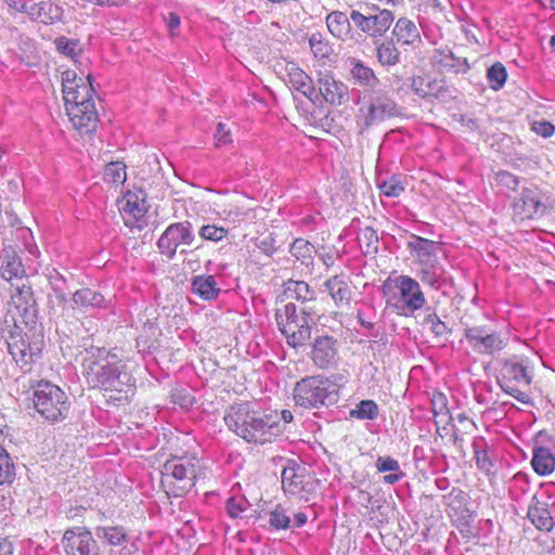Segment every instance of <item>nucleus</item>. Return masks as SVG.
Returning a JSON list of instances; mask_svg holds the SVG:
<instances>
[{"mask_svg":"<svg viewBox=\"0 0 555 555\" xmlns=\"http://www.w3.org/2000/svg\"><path fill=\"white\" fill-rule=\"evenodd\" d=\"M82 374L91 389L112 392L114 400L127 399L135 387V380L127 372L126 363L112 350L91 347L82 359Z\"/></svg>","mask_w":555,"mask_h":555,"instance_id":"obj_1","label":"nucleus"},{"mask_svg":"<svg viewBox=\"0 0 555 555\" xmlns=\"http://www.w3.org/2000/svg\"><path fill=\"white\" fill-rule=\"evenodd\" d=\"M223 420L231 431L248 443L264 444L281 433L276 417L254 409L250 402L231 405Z\"/></svg>","mask_w":555,"mask_h":555,"instance_id":"obj_2","label":"nucleus"},{"mask_svg":"<svg viewBox=\"0 0 555 555\" xmlns=\"http://www.w3.org/2000/svg\"><path fill=\"white\" fill-rule=\"evenodd\" d=\"M312 315V308L298 309L293 302L286 304L282 310L276 311L278 327L288 346L297 349L307 345L315 325Z\"/></svg>","mask_w":555,"mask_h":555,"instance_id":"obj_3","label":"nucleus"},{"mask_svg":"<svg viewBox=\"0 0 555 555\" xmlns=\"http://www.w3.org/2000/svg\"><path fill=\"white\" fill-rule=\"evenodd\" d=\"M393 286L383 285L387 307L400 315L412 314L426 305L425 295L418 281L409 275H399L392 280Z\"/></svg>","mask_w":555,"mask_h":555,"instance_id":"obj_4","label":"nucleus"},{"mask_svg":"<svg viewBox=\"0 0 555 555\" xmlns=\"http://www.w3.org/2000/svg\"><path fill=\"white\" fill-rule=\"evenodd\" d=\"M364 100L356 115V124L361 135L369 132L372 127L400 114V107L387 91H369Z\"/></svg>","mask_w":555,"mask_h":555,"instance_id":"obj_5","label":"nucleus"},{"mask_svg":"<svg viewBox=\"0 0 555 555\" xmlns=\"http://www.w3.org/2000/svg\"><path fill=\"white\" fill-rule=\"evenodd\" d=\"M33 403L36 412L51 423L64 421L70 410L65 391L48 380H40L33 387Z\"/></svg>","mask_w":555,"mask_h":555,"instance_id":"obj_6","label":"nucleus"},{"mask_svg":"<svg viewBox=\"0 0 555 555\" xmlns=\"http://www.w3.org/2000/svg\"><path fill=\"white\" fill-rule=\"evenodd\" d=\"M294 400L296 405L306 409L328 406L338 401V387L325 376H309L296 384Z\"/></svg>","mask_w":555,"mask_h":555,"instance_id":"obj_7","label":"nucleus"},{"mask_svg":"<svg viewBox=\"0 0 555 555\" xmlns=\"http://www.w3.org/2000/svg\"><path fill=\"white\" fill-rule=\"evenodd\" d=\"M531 382L532 374L524 362L514 360L504 362L501 369L499 385L505 393L524 404L532 405L530 396L521 389L522 387H528Z\"/></svg>","mask_w":555,"mask_h":555,"instance_id":"obj_8","label":"nucleus"},{"mask_svg":"<svg viewBox=\"0 0 555 555\" xmlns=\"http://www.w3.org/2000/svg\"><path fill=\"white\" fill-rule=\"evenodd\" d=\"M8 350L16 364L25 372L30 371L31 364L40 357L43 339L36 333L23 334L17 327L11 332L7 341Z\"/></svg>","mask_w":555,"mask_h":555,"instance_id":"obj_9","label":"nucleus"},{"mask_svg":"<svg viewBox=\"0 0 555 555\" xmlns=\"http://www.w3.org/2000/svg\"><path fill=\"white\" fill-rule=\"evenodd\" d=\"M350 17L362 33L371 37H383L395 20L390 10L370 4H362L359 10H352Z\"/></svg>","mask_w":555,"mask_h":555,"instance_id":"obj_10","label":"nucleus"},{"mask_svg":"<svg viewBox=\"0 0 555 555\" xmlns=\"http://www.w3.org/2000/svg\"><path fill=\"white\" fill-rule=\"evenodd\" d=\"M197 464L198 460L196 457L173 456L165 462L162 474L166 479H173L177 488L181 491L179 495H181L195 486Z\"/></svg>","mask_w":555,"mask_h":555,"instance_id":"obj_11","label":"nucleus"},{"mask_svg":"<svg viewBox=\"0 0 555 555\" xmlns=\"http://www.w3.org/2000/svg\"><path fill=\"white\" fill-rule=\"evenodd\" d=\"M62 92L65 108L70 105L82 106L87 101L94 102V89L91 82V75L78 77L75 70L68 69L62 73Z\"/></svg>","mask_w":555,"mask_h":555,"instance_id":"obj_12","label":"nucleus"},{"mask_svg":"<svg viewBox=\"0 0 555 555\" xmlns=\"http://www.w3.org/2000/svg\"><path fill=\"white\" fill-rule=\"evenodd\" d=\"M65 555H101L98 541L86 526L67 528L61 539Z\"/></svg>","mask_w":555,"mask_h":555,"instance_id":"obj_13","label":"nucleus"},{"mask_svg":"<svg viewBox=\"0 0 555 555\" xmlns=\"http://www.w3.org/2000/svg\"><path fill=\"white\" fill-rule=\"evenodd\" d=\"M194 240L193 225L190 221L175 222L162 233L157 248L163 256L172 260L180 245H192Z\"/></svg>","mask_w":555,"mask_h":555,"instance_id":"obj_14","label":"nucleus"},{"mask_svg":"<svg viewBox=\"0 0 555 555\" xmlns=\"http://www.w3.org/2000/svg\"><path fill=\"white\" fill-rule=\"evenodd\" d=\"M464 336L470 349L478 354H493L506 346L501 334L486 325L466 326Z\"/></svg>","mask_w":555,"mask_h":555,"instance_id":"obj_15","label":"nucleus"},{"mask_svg":"<svg viewBox=\"0 0 555 555\" xmlns=\"http://www.w3.org/2000/svg\"><path fill=\"white\" fill-rule=\"evenodd\" d=\"M309 357L314 366L320 370L336 367L339 361L338 340L327 333H317L311 343Z\"/></svg>","mask_w":555,"mask_h":555,"instance_id":"obj_16","label":"nucleus"},{"mask_svg":"<svg viewBox=\"0 0 555 555\" xmlns=\"http://www.w3.org/2000/svg\"><path fill=\"white\" fill-rule=\"evenodd\" d=\"M10 293L11 301L18 310L25 324H34L37 319L38 309L33 287L28 280L11 285Z\"/></svg>","mask_w":555,"mask_h":555,"instance_id":"obj_17","label":"nucleus"},{"mask_svg":"<svg viewBox=\"0 0 555 555\" xmlns=\"http://www.w3.org/2000/svg\"><path fill=\"white\" fill-rule=\"evenodd\" d=\"M410 86L412 91L422 99L434 98L448 103L455 98L456 90L449 87L443 80L415 76L411 79Z\"/></svg>","mask_w":555,"mask_h":555,"instance_id":"obj_18","label":"nucleus"},{"mask_svg":"<svg viewBox=\"0 0 555 555\" xmlns=\"http://www.w3.org/2000/svg\"><path fill=\"white\" fill-rule=\"evenodd\" d=\"M66 114L73 125L81 134L93 133L99 124V113L95 108V102L87 101L85 105H70Z\"/></svg>","mask_w":555,"mask_h":555,"instance_id":"obj_19","label":"nucleus"},{"mask_svg":"<svg viewBox=\"0 0 555 555\" xmlns=\"http://www.w3.org/2000/svg\"><path fill=\"white\" fill-rule=\"evenodd\" d=\"M514 214L520 220L541 217L546 210L541 193L535 189H525L513 204Z\"/></svg>","mask_w":555,"mask_h":555,"instance_id":"obj_20","label":"nucleus"},{"mask_svg":"<svg viewBox=\"0 0 555 555\" xmlns=\"http://www.w3.org/2000/svg\"><path fill=\"white\" fill-rule=\"evenodd\" d=\"M313 482L312 477L306 474L304 467L289 466L285 467L282 472L283 490L291 495L304 496V493H310Z\"/></svg>","mask_w":555,"mask_h":555,"instance_id":"obj_21","label":"nucleus"},{"mask_svg":"<svg viewBox=\"0 0 555 555\" xmlns=\"http://www.w3.org/2000/svg\"><path fill=\"white\" fill-rule=\"evenodd\" d=\"M408 248L416 257L420 266H427L430 262H439L438 253L441 250V244L418 235H412L408 242Z\"/></svg>","mask_w":555,"mask_h":555,"instance_id":"obj_22","label":"nucleus"},{"mask_svg":"<svg viewBox=\"0 0 555 555\" xmlns=\"http://www.w3.org/2000/svg\"><path fill=\"white\" fill-rule=\"evenodd\" d=\"M287 82L289 87L313 101V96H317L315 88L312 79L295 63H288L286 65Z\"/></svg>","mask_w":555,"mask_h":555,"instance_id":"obj_23","label":"nucleus"},{"mask_svg":"<svg viewBox=\"0 0 555 555\" xmlns=\"http://www.w3.org/2000/svg\"><path fill=\"white\" fill-rule=\"evenodd\" d=\"M320 93L332 105H341L348 100V87L330 75L319 79Z\"/></svg>","mask_w":555,"mask_h":555,"instance_id":"obj_24","label":"nucleus"},{"mask_svg":"<svg viewBox=\"0 0 555 555\" xmlns=\"http://www.w3.org/2000/svg\"><path fill=\"white\" fill-rule=\"evenodd\" d=\"M324 287L337 307H344L350 304L352 291L344 273L335 274L326 280Z\"/></svg>","mask_w":555,"mask_h":555,"instance_id":"obj_25","label":"nucleus"},{"mask_svg":"<svg viewBox=\"0 0 555 555\" xmlns=\"http://www.w3.org/2000/svg\"><path fill=\"white\" fill-rule=\"evenodd\" d=\"M527 517L539 530L551 531L554 527V519L548 511V504L540 501L537 495L531 499Z\"/></svg>","mask_w":555,"mask_h":555,"instance_id":"obj_26","label":"nucleus"},{"mask_svg":"<svg viewBox=\"0 0 555 555\" xmlns=\"http://www.w3.org/2000/svg\"><path fill=\"white\" fill-rule=\"evenodd\" d=\"M393 40L401 46H414L422 42L421 33L415 23L400 17L392 29Z\"/></svg>","mask_w":555,"mask_h":555,"instance_id":"obj_27","label":"nucleus"},{"mask_svg":"<svg viewBox=\"0 0 555 555\" xmlns=\"http://www.w3.org/2000/svg\"><path fill=\"white\" fill-rule=\"evenodd\" d=\"M191 291L203 300L211 301L218 298L221 288L214 275H195L192 278Z\"/></svg>","mask_w":555,"mask_h":555,"instance_id":"obj_28","label":"nucleus"},{"mask_svg":"<svg viewBox=\"0 0 555 555\" xmlns=\"http://www.w3.org/2000/svg\"><path fill=\"white\" fill-rule=\"evenodd\" d=\"M350 64V75L354 83L360 87L367 88L370 91L376 90L380 80L376 76L375 72L358 59H351Z\"/></svg>","mask_w":555,"mask_h":555,"instance_id":"obj_29","label":"nucleus"},{"mask_svg":"<svg viewBox=\"0 0 555 555\" xmlns=\"http://www.w3.org/2000/svg\"><path fill=\"white\" fill-rule=\"evenodd\" d=\"M417 276L423 284L428 285L435 291H440L448 281L446 270L440 261L421 266Z\"/></svg>","mask_w":555,"mask_h":555,"instance_id":"obj_30","label":"nucleus"},{"mask_svg":"<svg viewBox=\"0 0 555 555\" xmlns=\"http://www.w3.org/2000/svg\"><path fill=\"white\" fill-rule=\"evenodd\" d=\"M477 468L487 476L493 475L495 459L483 437H475L472 443Z\"/></svg>","mask_w":555,"mask_h":555,"instance_id":"obj_31","label":"nucleus"},{"mask_svg":"<svg viewBox=\"0 0 555 555\" xmlns=\"http://www.w3.org/2000/svg\"><path fill=\"white\" fill-rule=\"evenodd\" d=\"M0 275L10 283V286L27 280L26 269L22 259L15 254L5 256L0 267Z\"/></svg>","mask_w":555,"mask_h":555,"instance_id":"obj_32","label":"nucleus"},{"mask_svg":"<svg viewBox=\"0 0 555 555\" xmlns=\"http://www.w3.org/2000/svg\"><path fill=\"white\" fill-rule=\"evenodd\" d=\"M433 57L435 63L455 74H466L470 69L467 59L456 56L449 48L437 49Z\"/></svg>","mask_w":555,"mask_h":555,"instance_id":"obj_33","label":"nucleus"},{"mask_svg":"<svg viewBox=\"0 0 555 555\" xmlns=\"http://www.w3.org/2000/svg\"><path fill=\"white\" fill-rule=\"evenodd\" d=\"M531 466L540 476L551 475L555 470V454L550 448L535 446L532 450Z\"/></svg>","mask_w":555,"mask_h":555,"instance_id":"obj_34","label":"nucleus"},{"mask_svg":"<svg viewBox=\"0 0 555 555\" xmlns=\"http://www.w3.org/2000/svg\"><path fill=\"white\" fill-rule=\"evenodd\" d=\"M351 17L340 11H334L326 17V25L330 33L341 40L352 38L351 34Z\"/></svg>","mask_w":555,"mask_h":555,"instance_id":"obj_35","label":"nucleus"},{"mask_svg":"<svg viewBox=\"0 0 555 555\" xmlns=\"http://www.w3.org/2000/svg\"><path fill=\"white\" fill-rule=\"evenodd\" d=\"M31 10V20L46 25L59 22L63 16V9L52 1L36 2Z\"/></svg>","mask_w":555,"mask_h":555,"instance_id":"obj_36","label":"nucleus"},{"mask_svg":"<svg viewBox=\"0 0 555 555\" xmlns=\"http://www.w3.org/2000/svg\"><path fill=\"white\" fill-rule=\"evenodd\" d=\"M284 294L286 298L294 299L301 304H308L315 300V292L305 281L289 279L284 283Z\"/></svg>","mask_w":555,"mask_h":555,"instance_id":"obj_37","label":"nucleus"},{"mask_svg":"<svg viewBox=\"0 0 555 555\" xmlns=\"http://www.w3.org/2000/svg\"><path fill=\"white\" fill-rule=\"evenodd\" d=\"M73 305L77 308H105L106 300L104 296L92 288L85 287L73 294Z\"/></svg>","mask_w":555,"mask_h":555,"instance_id":"obj_38","label":"nucleus"},{"mask_svg":"<svg viewBox=\"0 0 555 555\" xmlns=\"http://www.w3.org/2000/svg\"><path fill=\"white\" fill-rule=\"evenodd\" d=\"M49 285L53 292V295H49V304L52 306L57 305L65 308L67 305V282L66 279L56 270H52L49 275Z\"/></svg>","mask_w":555,"mask_h":555,"instance_id":"obj_39","label":"nucleus"},{"mask_svg":"<svg viewBox=\"0 0 555 555\" xmlns=\"http://www.w3.org/2000/svg\"><path fill=\"white\" fill-rule=\"evenodd\" d=\"M95 535L109 546H121L128 541L127 530L122 526H98Z\"/></svg>","mask_w":555,"mask_h":555,"instance_id":"obj_40","label":"nucleus"},{"mask_svg":"<svg viewBox=\"0 0 555 555\" xmlns=\"http://www.w3.org/2000/svg\"><path fill=\"white\" fill-rule=\"evenodd\" d=\"M147 204L145 201V194L143 191L127 192L125 195V204L122 210L134 219H141L147 211Z\"/></svg>","mask_w":555,"mask_h":555,"instance_id":"obj_41","label":"nucleus"},{"mask_svg":"<svg viewBox=\"0 0 555 555\" xmlns=\"http://www.w3.org/2000/svg\"><path fill=\"white\" fill-rule=\"evenodd\" d=\"M289 253L306 268L313 266L314 246L309 241L301 237L296 238L291 245Z\"/></svg>","mask_w":555,"mask_h":555,"instance_id":"obj_42","label":"nucleus"},{"mask_svg":"<svg viewBox=\"0 0 555 555\" xmlns=\"http://www.w3.org/2000/svg\"><path fill=\"white\" fill-rule=\"evenodd\" d=\"M53 43L55 50L60 54L73 60L74 62H77L83 52V48L79 39L60 36L54 39Z\"/></svg>","mask_w":555,"mask_h":555,"instance_id":"obj_43","label":"nucleus"},{"mask_svg":"<svg viewBox=\"0 0 555 555\" xmlns=\"http://www.w3.org/2000/svg\"><path fill=\"white\" fill-rule=\"evenodd\" d=\"M358 242L363 255H374L378 250V236L372 227H365L358 232Z\"/></svg>","mask_w":555,"mask_h":555,"instance_id":"obj_44","label":"nucleus"},{"mask_svg":"<svg viewBox=\"0 0 555 555\" xmlns=\"http://www.w3.org/2000/svg\"><path fill=\"white\" fill-rule=\"evenodd\" d=\"M376 57L383 66H395L400 62V52L393 41H385L377 46Z\"/></svg>","mask_w":555,"mask_h":555,"instance_id":"obj_45","label":"nucleus"},{"mask_svg":"<svg viewBox=\"0 0 555 555\" xmlns=\"http://www.w3.org/2000/svg\"><path fill=\"white\" fill-rule=\"evenodd\" d=\"M379 409L374 400H361L354 409L350 410L349 415L351 418L360 421H373L377 418Z\"/></svg>","mask_w":555,"mask_h":555,"instance_id":"obj_46","label":"nucleus"},{"mask_svg":"<svg viewBox=\"0 0 555 555\" xmlns=\"http://www.w3.org/2000/svg\"><path fill=\"white\" fill-rule=\"evenodd\" d=\"M15 478V465L9 452L0 446V485L13 482Z\"/></svg>","mask_w":555,"mask_h":555,"instance_id":"obj_47","label":"nucleus"},{"mask_svg":"<svg viewBox=\"0 0 555 555\" xmlns=\"http://www.w3.org/2000/svg\"><path fill=\"white\" fill-rule=\"evenodd\" d=\"M104 180L112 184H122L126 181V166L120 162H112L106 165Z\"/></svg>","mask_w":555,"mask_h":555,"instance_id":"obj_48","label":"nucleus"},{"mask_svg":"<svg viewBox=\"0 0 555 555\" xmlns=\"http://www.w3.org/2000/svg\"><path fill=\"white\" fill-rule=\"evenodd\" d=\"M506 78V69L501 63L493 64L487 72V79L490 83V87L495 91L503 88Z\"/></svg>","mask_w":555,"mask_h":555,"instance_id":"obj_49","label":"nucleus"},{"mask_svg":"<svg viewBox=\"0 0 555 555\" xmlns=\"http://www.w3.org/2000/svg\"><path fill=\"white\" fill-rule=\"evenodd\" d=\"M309 44L315 57L326 59L332 53V47L320 33L312 34L309 38Z\"/></svg>","mask_w":555,"mask_h":555,"instance_id":"obj_50","label":"nucleus"},{"mask_svg":"<svg viewBox=\"0 0 555 555\" xmlns=\"http://www.w3.org/2000/svg\"><path fill=\"white\" fill-rule=\"evenodd\" d=\"M269 524L275 530L287 529L291 527V517L282 506L278 505L269 514Z\"/></svg>","mask_w":555,"mask_h":555,"instance_id":"obj_51","label":"nucleus"},{"mask_svg":"<svg viewBox=\"0 0 555 555\" xmlns=\"http://www.w3.org/2000/svg\"><path fill=\"white\" fill-rule=\"evenodd\" d=\"M198 234L203 240L217 243L228 235V229L215 224H205L199 228Z\"/></svg>","mask_w":555,"mask_h":555,"instance_id":"obj_52","label":"nucleus"},{"mask_svg":"<svg viewBox=\"0 0 555 555\" xmlns=\"http://www.w3.org/2000/svg\"><path fill=\"white\" fill-rule=\"evenodd\" d=\"M378 189L380 190L382 194L388 197H398L404 191L403 184L395 177L378 182Z\"/></svg>","mask_w":555,"mask_h":555,"instance_id":"obj_53","label":"nucleus"},{"mask_svg":"<svg viewBox=\"0 0 555 555\" xmlns=\"http://www.w3.org/2000/svg\"><path fill=\"white\" fill-rule=\"evenodd\" d=\"M530 489L529 476L524 472H518L509 481V492L526 494Z\"/></svg>","mask_w":555,"mask_h":555,"instance_id":"obj_54","label":"nucleus"},{"mask_svg":"<svg viewBox=\"0 0 555 555\" xmlns=\"http://www.w3.org/2000/svg\"><path fill=\"white\" fill-rule=\"evenodd\" d=\"M248 506V501L243 496H232L228 499L225 504L227 512L232 518H237Z\"/></svg>","mask_w":555,"mask_h":555,"instance_id":"obj_55","label":"nucleus"},{"mask_svg":"<svg viewBox=\"0 0 555 555\" xmlns=\"http://www.w3.org/2000/svg\"><path fill=\"white\" fill-rule=\"evenodd\" d=\"M494 179L498 185L505 186L512 191H515L519 185V178L506 170L498 171Z\"/></svg>","mask_w":555,"mask_h":555,"instance_id":"obj_56","label":"nucleus"},{"mask_svg":"<svg viewBox=\"0 0 555 555\" xmlns=\"http://www.w3.org/2000/svg\"><path fill=\"white\" fill-rule=\"evenodd\" d=\"M430 403L434 416L447 415L449 413L448 399L442 392H434Z\"/></svg>","mask_w":555,"mask_h":555,"instance_id":"obj_57","label":"nucleus"},{"mask_svg":"<svg viewBox=\"0 0 555 555\" xmlns=\"http://www.w3.org/2000/svg\"><path fill=\"white\" fill-rule=\"evenodd\" d=\"M378 473H391L401 470L399 462L391 456H378L375 462Z\"/></svg>","mask_w":555,"mask_h":555,"instance_id":"obj_58","label":"nucleus"},{"mask_svg":"<svg viewBox=\"0 0 555 555\" xmlns=\"http://www.w3.org/2000/svg\"><path fill=\"white\" fill-rule=\"evenodd\" d=\"M255 244L266 256H272L276 251L275 240L271 235L258 237Z\"/></svg>","mask_w":555,"mask_h":555,"instance_id":"obj_59","label":"nucleus"},{"mask_svg":"<svg viewBox=\"0 0 555 555\" xmlns=\"http://www.w3.org/2000/svg\"><path fill=\"white\" fill-rule=\"evenodd\" d=\"M531 129L543 138H550L555 132V126L546 120L534 121Z\"/></svg>","mask_w":555,"mask_h":555,"instance_id":"obj_60","label":"nucleus"},{"mask_svg":"<svg viewBox=\"0 0 555 555\" xmlns=\"http://www.w3.org/2000/svg\"><path fill=\"white\" fill-rule=\"evenodd\" d=\"M215 141L216 145L219 147L227 145L232 141L230 131L225 128V125L222 122H219L217 125V129L215 132Z\"/></svg>","mask_w":555,"mask_h":555,"instance_id":"obj_61","label":"nucleus"},{"mask_svg":"<svg viewBox=\"0 0 555 555\" xmlns=\"http://www.w3.org/2000/svg\"><path fill=\"white\" fill-rule=\"evenodd\" d=\"M373 308L370 306L363 307L358 310L357 312V319L361 326L372 330L374 327V322L370 318V314L372 312Z\"/></svg>","mask_w":555,"mask_h":555,"instance_id":"obj_62","label":"nucleus"},{"mask_svg":"<svg viewBox=\"0 0 555 555\" xmlns=\"http://www.w3.org/2000/svg\"><path fill=\"white\" fill-rule=\"evenodd\" d=\"M164 21L167 25L170 37H176L178 35L176 30L179 28L181 24L180 16L176 12H169L167 15L164 16Z\"/></svg>","mask_w":555,"mask_h":555,"instance_id":"obj_63","label":"nucleus"},{"mask_svg":"<svg viewBox=\"0 0 555 555\" xmlns=\"http://www.w3.org/2000/svg\"><path fill=\"white\" fill-rule=\"evenodd\" d=\"M173 402L178 403L182 408H189L193 405L194 403V397L188 392L184 391H176L172 395Z\"/></svg>","mask_w":555,"mask_h":555,"instance_id":"obj_64","label":"nucleus"}]
</instances>
